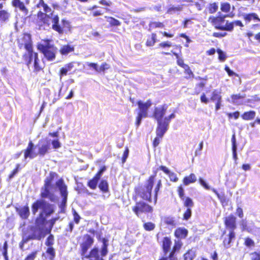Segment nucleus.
Listing matches in <instances>:
<instances>
[{
	"label": "nucleus",
	"mask_w": 260,
	"mask_h": 260,
	"mask_svg": "<svg viewBox=\"0 0 260 260\" xmlns=\"http://www.w3.org/2000/svg\"><path fill=\"white\" fill-rule=\"evenodd\" d=\"M83 241L80 243V254L82 260H104V257L108 253V240L102 239L103 245L101 250L98 247H92L88 252V249L94 243V239L88 234L83 237Z\"/></svg>",
	"instance_id": "nucleus-1"
},
{
	"label": "nucleus",
	"mask_w": 260,
	"mask_h": 260,
	"mask_svg": "<svg viewBox=\"0 0 260 260\" xmlns=\"http://www.w3.org/2000/svg\"><path fill=\"white\" fill-rule=\"evenodd\" d=\"M227 17H232V16L223 14L212 15L209 17L208 21L215 29L221 31H232L234 26H239L241 28L244 27V25L241 20H236L230 22L225 19Z\"/></svg>",
	"instance_id": "nucleus-2"
},
{
	"label": "nucleus",
	"mask_w": 260,
	"mask_h": 260,
	"mask_svg": "<svg viewBox=\"0 0 260 260\" xmlns=\"http://www.w3.org/2000/svg\"><path fill=\"white\" fill-rule=\"evenodd\" d=\"M156 173L149 177L146 181L145 185L139 184L134 187V192L133 194V201L139 200V198L147 203L151 202V192L154 185L155 177Z\"/></svg>",
	"instance_id": "nucleus-3"
},
{
	"label": "nucleus",
	"mask_w": 260,
	"mask_h": 260,
	"mask_svg": "<svg viewBox=\"0 0 260 260\" xmlns=\"http://www.w3.org/2000/svg\"><path fill=\"white\" fill-rule=\"evenodd\" d=\"M57 176V174L55 172H50L49 176L45 178L44 185L41 188V198L48 199L51 202H55L57 200V197L50 190L53 186L52 183Z\"/></svg>",
	"instance_id": "nucleus-4"
},
{
	"label": "nucleus",
	"mask_w": 260,
	"mask_h": 260,
	"mask_svg": "<svg viewBox=\"0 0 260 260\" xmlns=\"http://www.w3.org/2000/svg\"><path fill=\"white\" fill-rule=\"evenodd\" d=\"M172 242L169 237L164 238V260H178L175 253L178 252L182 246L180 240H175L172 249L170 250Z\"/></svg>",
	"instance_id": "nucleus-5"
},
{
	"label": "nucleus",
	"mask_w": 260,
	"mask_h": 260,
	"mask_svg": "<svg viewBox=\"0 0 260 260\" xmlns=\"http://www.w3.org/2000/svg\"><path fill=\"white\" fill-rule=\"evenodd\" d=\"M42 41L44 44H38L37 49L44 55L46 60L48 61L54 60L57 53V47L54 45L51 44V40L46 39L43 40Z\"/></svg>",
	"instance_id": "nucleus-6"
},
{
	"label": "nucleus",
	"mask_w": 260,
	"mask_h": 260,
	"mask_svg": "<svg viewBox=\"0 0 260 260\" xmlns=\"http://www.w3.org/2000/svg\"><path fill=\"white\" fill-rule=\"evenodd\" d=\"M34 144L31 141L28 142L26 148L24 150V157L25 159L29 158L32 159L38 155L44 156L48 153L50 149V143L46 141L45 143L38 145V153H34Z\"/></svg>",
	"instance_id": "nucleus-7"
},
{
	"label": "nucleus",
	"mask_w": 260,
	"mask_h": 260,
	"mask_svg": "<svg viewBox=\"0 0 260 260\" xmlns=\"http://www.w3.org/2000/svg\"><path fill=\"white\" fill-rule=\"evenodd\" d=\"M135 205L132 207V210L135 214L138 217H142V214H146L147 216L149 214H152L153 209L152 206L144 201H134Z\"/></svg>",
	"instance_id": "nucleus-8"
},
{
	"label": "nucleus",
	"mask_w": 260,
	"mask_h": 260,
	"mask_svg": "<svg viewBox=\"0 0 260 260\" xmlns=\"http://www.w3.org/2000/svg\"><path fill=\"white\" fill-rule=\"evenodd\" d=\"M40 208L46 216H50L54 212L52 205L44 200H37L32 204L31 211L35 214Z\"/></svg>",
	"instance_id": "nucleus-9"
},
{
	"label": "nucleus",
	"mask_w": 260,
	"mask_h": 260,
	"mask_svg": "<svg viewBox=\"0 0 260 260\" xmlns=\"http://www.w3.org/2000/svg\"><path fill=\"white\" fill-rule=\"evenodd\" d=\"M56 185L58 187L60 195L62 199L59 207L60 209V213H64L67 202L68 192L67 190V186L65 184L63 180L61 178L56 182Z\"/></svg>",
	"instance_id": "nucleus-10"
},
{
	"label": "nucleus",
	"mask_w": 260,
	"mask_h": 260,
	"mask_svg": "<svg viewBox=\"0 0 260 260\" xmlns=\"http://www.w3.org/2000/svg\"><path fill=\"white\" fill-rule=\"evenodd\" d=\"M18 47L20 49L24 48L26 50L33 48L31 35L27 33H24L17 40Z\"/></svg>",
	"instance_id": "nucleus-11"
},
{
	"label": "nucleus",
	"mask_w": 260,
	"mask_h": 260,
	"mask_svg": "<svg viewBox=\"0 0 260 260\" xmlns=\"http://www.w3.org/2000/svg\"><path fill=\"white\" fill-rule=\"evenodd\" d=\"M223 223L225 228L229 231H235L237 228V218L233 214L224 217L223 218Z\"/></svg>",
	"instance_id": "nucleus-12"
},
{
	"label": "nucleus",
	"mask_w": 260,
	"mask_h": 260,
	"mask_svg": "<svg viewBox=\"0 0 260 260\" xmlns=\"http://www.w3.org/2000/svg\"><path fill=\"white\" fill-rule=\"evenodd\" d=\"M137 104L139 109L138 114L147 117L148 116V109L152 105L151 101L148 100L145 103H143L141 101H138Z\"/></svg>",
	"instance_id": "nucleus-13"
},
{
	"label": "nucleus",
	"mask_w": 260,
	"mask_h": 260,
	"mask_svg": "<svg viewBox=\"0 0 260 260\" xmlns=\"http://www.w3.org/2000/svg\"><path fill=\"white\" fill-rule=\"evenodd\" d=\"M236 238V234L235 231H229V233L223 238L222 245L224 248L228 249L231 247L232 243L234 242Z\"/></svg>",
	"instance_id": "nucleus-14"
},
{
	"label": "nucleus",
	"mask_w": 260,
	"mask_h": 260,
	"mask_svg": "<svg viewBox=\"0 0 260 260\" xmlns=\"http://www.w3.org/2000/svg\"><path fill=\"white\" fill-rule=\"evenodd\" d=\"M26 51H27V53H25L23 54L22 58L25 63L27 66H29L31 62L35 59L36 55L38 56V54L33 51V48Z\"/></svg>",
	"instance_id": "nucleus-15"
},
{
	"label": "nucleus",
	"mask_w": 260,
	"mask_h": 260,
	"mask_svg": "<svg viewBox=\"0 0 260 260\" xmlns=\"http://www.w3.org/2000/svg\"><path fill=\"white\" fill-rule=\"evenodd\" d=\"M15 210L17 214L23 219H27L30 215L29 209L27 205L23 207H16Z\"/></svg>",
	"instance_id": "nucleus-16"
},
{
	"label": "nucleus",
	"mask_w": 260,
	"mask_h": 260,
	"mask_svg": "<svg viewBox=\"0 0 260 260\" xmlns=\"http://www.w3.org/2000/svg\"><path fill=\"white\" fill-rule=\"evenodd\" d=\"M152 117L155 118L158 123L157 127H162V107H155L152 114Z\"/></svg>",
	"instance_id": "nucleus-17"
},
{
	"label": "nucleus",
	"mask_w": 260,
	"mask_h": 260,
	"mask_svg": "<svg viewBox=\"0 0 260 260\" xmlns=\"http://www.w3.org/2000/svg\"><path fill=\"white\" fill-rule=\"evenodd\" d=\"M196 79L201 80L200 83L196 84L194 88V94L198 95L201 92V91L206 86L207 78L206 77L202 78L200 77H198L196 78Z\"/></svg>",
	"instance_id": "nucleus-18"
},
{
	"label": "nucleus",
	"mask_w": 260,
	"mask_h": 260,
	"mask_svg": "<svg viewBox=\"0 0 260 260\" xmlns=\"http://www.w3.org/2000/svg\"><path fill=\"white\" fill-rule=\"evenodd\" d=\"M12 6L18 8L20 11L22 12L25 15H27L28 13V10L25 6L24 3L21 0H12L11 2Z\"/></svg>",
	"instance_id": "nucleus-19"
},
{
	"label": "nucleus",
	"mask_w": 260,
	"mask_h": 260,
	"mask_svg": "<svg viewBox=\"0 0 260 260\" xmlns=\"http://www.w3.org/2000/svg\"><path fill=\"white\" fill-rule=\"evenodd\" d=\"M44 238V234H42L40 231L39 230L38 234L36 235L35 234H32L31 235H28L25 238H23L21 241H23V243H26L30 240H41Z\"/></svg>",
	"instance_id": "nucleus-20"
},
{
	"label": "nucleus",
	"mask_w": 260,
	"mask_h": 260,
	"mask_svg": "<svg viewBox=\"0 0 260 260\" xmlns=\"http://www.w3.org/2000/svg\"><path fill=\"white\" fill-rule=\"evenodd\" d=\"M197 180L196 175L193 173L190 174L188 176H185L182 179L183 185L187 186L190 184L194 183Z\"/></svg>",
	"instance_id": "nucleus-21"
},
{
	"label": "nucleus",
	"mask_w": 260,
	"mask_h": 260,
	"mask_svg": "<svg viewBox=\"0 0 260 260\" xmlns=\"http://www.w3.org/2000/svg\"><path fill=\"white\" fill-rule=\"evenodd\" d=\"M58 219H59V217H54V218H52V219H51L49 220L50 226H49V228H47L45 230H44L43 229H39V230L40 231V232H41V233L42 234H44V238L45 237V236H46L47 234L51 233V230H52L53 226L54 225L56 221Z\"/></svg>",
	"instance_id": "nucleus-22"
},
{
	"label": "nucleus",
	"mask_w": 260,
	"mask_h": 260,
	"mask_svg": "<svg viewBox=\"0 0 260 260\" xmlns=\"http://www.w3.org/2000/svg\"><path fill=\"white\" fill-rule=\"evenodd\" d=\"M188 234V231L185 228H178L174 232L175 236L179 239L185 238Z\"/></svg>",
	"instance_id": "nucleus-23"
},
{
	"label": "nucleus",
	"mask_w": 260,
	"mask_h": 260,
	"mask_svg": "<svg viewBox=\"0 0 260 260\" xmlns=\"http://www.w3.org/2000/svg\"><path fill=\"white\" fill-rule=\"evenodd\" d=\"M11 17L10 13L6 10H0V24L7 23Z\"/></svg>",
	"instance_id": "nucleus-24"
},
{
	"label": "nucleus",
	"mask_w": 260,
	"mask_h": 260,
	"mask_svg": "<svg viewBox=\"0 0 260 260\" xmlns=\"http://www.w3.org/2000/svg\"><path fill=\"white\" fill-rule=\"evenodd\" d=\"M156 136L153 141V146L154 147H157L159 144L162 137V127H157Z\"/></svg>",
	"instance_id": "nucleus-25"
},
{
	"label": "nucleus",
	"mask_w": 260,
	"mask_h": 260,
	"mask_svg": "<svg viewBox=\"0 0 260 260\" xmlns=\"http://www.w3.org/2000/svg\"><path fill=\"white\" fill-rule=\"evenodd\" d=\"M240 225L242 231H247L250 234L255 235L253 229L248 226L247 222L246 219H242L240 221Z\"/></svg>",
	"instance_id": "nucleus-26"
},
{
	"label": "nucleus",
	"mask_w": 260,
	"mask_h": 260,
	"mask_svg": "<svg viewBox=\"0 0 260 260\" xmlns=\"http://www.w3.org/2000/svg\"><path fill=\"white\" fill-rule=\"evenodd\" d=\"M232 149L233 152V157L235 161L238 159V156L237 154V144L235 134H234L232 135Z\"/></svg>",
	"instance_id": "nucleus-27"
},
{
	"label": "nucleus",
	"mask_w": 260,
	"mask_h": 260,
	"mask_svg": "<svg viewBox=\"0 0 260 260\" xmlns=\"http://www.w3.org/2000/svg\"><path fill=\"white\" fill-rule=\"evenodd\" d=\"M255 115L256 113L254 111L250 110L244 112L241 115V117L244 120H250L254 118Z\"/></svg>",
	"instance_id": "nucleus-28"
},
{
	"label": "nucleus",
	"mask_w": 260,
	"mask_h": 260,
	"mask_svg": "<svg viewBox=\"0 0 260 260\" xmlns=\"http://www.w3.org/2000/svg\"><path fill=\"white\" fill-rule=\"evenodd\" d=\"M74 51V47L69 44L62 46L59 50V52L62 55H67L70 52Z\"/></svg>",
	"instance_id": "nucleus-29"
},
{
	"label": "nucleus",
	"mask_w": 260,
	"mask_h": 260,
	"mask_svg": "<svg viewBox=\"0 0 260 260\" xmlns=\"http://www.w3.org/2000/svg\"><path fill=\"white\" fill-rule=\"evenodd\" d=\"M100 179L99 178L94 175L87 182V185L90 189L94 190L96 189Z\"/></svg>",
	"instance_id": "nucleus-30"
},
{
	"label": "nucleus",
	"mask_w": 260,
	"mask_h": 260,
	"mask_svg": "<svg viewBox=\"0 0 260 260\" xmlns=\"http://www.w3.org/2000/svg\"><path fill=\"white\" fill-rule=\"evenodd\" d=\"M243 19L247 23L250 22L252 19L256 20L260 22V19L257 15L254 13H251L243 15Z\"/></svg>",
	"instance_id": "nucleus-31"
},
{
	"label": "nucleus",
	"mask_w": 260,
	"mask_h": 260,
	"mask_svg": "<svg viewBox=\"0 0 260 260\" xmlns=\"http://www.w3.org/2000/svg\"><path fill=\"white\" fill-rule=\"evenodd\" d=\"M46 258L49 260H54L56 256L55 249L53 247H47L46 250Z\"/></svg>",
	"instance_id": "nucleus-32"
},
{
	"label": "nucleus",
	"mask_w": 260,
	"mask_h": 260,
	"mask_svg": "<svg viewBox=\"0 0 260 260\" xmlns=\"http://www.w3.org/2000/svg\"><path fill=\"white\" fill-rule=\"evenodd\" d=\"M99 188L102 192H108L109 191V185L107 181L105 179L101 180L99 184Z\"/></svg>",
	"instance_id": "nucleus-33"
},
{
	"label": "nucleus",
	"mask_w": 260,
	"mask_h": 260,
	"mask_svg": "<svg viewBox=\"0 0 260 260\" xmlns=\"http://www.w3.org/2000/svg\"><path fill=\"white\" fill-rule=\"evenodd\" d=\"M111 27L118 26L121 25V22L115 18L111 16H105Z\"/></svg>",
	"instance_id": "nucleus-34"
},
{
	"label": "nucleus",
	"mask_w": 260,
	"mask_h": 260,
	"mask_svg": "<svg viewBox=\"0 0 260 260\" xmlns=\"http://www.w3.org/2000/svg\"><path fill=\"white\" fill-rule=\"evenodd\" d=\"M207 9L209 13L214 14L218 9V3L216 2L209 3L208 5Z\"/></svg>",
	"instance_id": "nucleus-35"
},
{
	"label": "nucleus",
	"mask_w": 260,
	"mask_h": 260,
	"mask_svg": "<svg viewBox=\"0 0 260 260\" xmlns=\"http://www.w3.org/2000/svg\"><path fill=\"white\" fill-rule=\"evenodd\" d=\"M195 256V251L192 249H188L183 255V260H193Z\"/></svg>",
	"instance_id": "nucleus-36"
},
{
	"label": "nucleus",
	"mask_w": 260,
	"mask_h": 260,
	"mask_svg": "<svg viewBox=\"0 0 260 260\" xmlns=\"http://www.w3.org/2000/svg\"><path fill=\"white\" fill-rule=\"evenodd\" d=\"M34 72L35 73H38L43 70V68H42L40 64V60L39 59L38 55H36L35 58L34 60Z\"/></svg>",
	"instance_id": "nucleus-37"
},
{
	"label": "nucleus",
	"mask_w": 260,
	"mask_h": 260,
	"mask_svg": "<svg viewBox=\"0 0 260 260\" xmlns=\"http://www.w3.org/2000/svg\"><path fill=\"white\" fill-rule=\"evenodd\" d=\"M164 172L168 175L170 181L173 182H176L178 180V178L174 172H170L166 167L164 166Z\"/></svg>",
	"instance_id": "nucleus-38"
},
{
	"label": "nucleus",
	"mask_w": 260,
	"mask_h": 260,
	"mask_svg": "<svg viewBox=\"0 0 260 260\" xmlns=\"http://www.w3.org/2000/svg\"><path fill=\"white\" fill-rule=\"evenodd\" d=\"M142 221L144 222L143 227L146 231H151L154 229L155 225L151 222H145V220L142 218Z\"/></svg>",
	"instance_id": "nucleus-39"
},
{
	"label": "nucleus",
	"mask_w": 260,
	"mask_h": 260,
	"mask_svg": "<svg viewBox=\"0 0 260 260\" xmlns=\"http://www.w3.org/2000/svg\"><path fill=\"white\" fill-rule=\"evenodd\" d=\"M222 97L220 95V92H218L217 90L215 89L214 90L211 94V97H210V100L211 101H221Z\"/></svg>",
	"instance_id": "nucleus-40"
},
{
	"label": "nucleus",
	"mask_w": 260,
	"mask_h": 260,
	"mask_svg": "<svg viewBox=\"0 0 260 260\" xmlns=\"http://www.w3.org/2000/svg\"><path fill=\"white\" fill-rule=\"evenodd\" d=\"M21 165L20 164H17L15 168L11 172L8 176V179L11 180L21 170Z\"/></svg>",
	"instance_id": "nucleus-41"
},
{
	"label": "nucleus",
	"mask_w": 260,
	"mask_h": 260,
	"mask_svg": "<svg viewBox=\"0 0 260 260\" xmlns=\"http://www.w3.org/2000/svg\"><path fill=\"white\" fill-rule=\"evenodd\" d=\"M176 56L177 58V64L180 67L184 69V71H185L190 68L188 64L184 63L183 59L179 57V56L177 54H176Z\"/></svg>",
	"instance_id": "nucleus-42"
},
{
	"label": "nucleus",
	"mask_w": 260,
	"mask_h": 260,
	"mask_svg": "<svg viewBox=\"0 0 260 260\" xmlns=\"http://www.w3.org/2000/svg\"><path fill=\"white\" fill-rule=\"evenodd\" d=\"M175 116V114L174 113H172L168 116V117H166L164 119V134L168 129V126L170 122V119L172 118H174Z\"/></svg>",
	"instance_id": "nucleus-43"
},
{
	"label": "nucleus",
	"mask_w": 260,
	"mask_h": 260,
	"mask_svg": "<svg viewBox=\"0 0 260 260\" xmlns=\"http://www.w3.org/2000/svg\"><path fill=\"white\" fill-rule=\"evenodd\" d=\"M183 201V205L187 207V208H190L194 205L192 200L189 197L184 198V200H182Z\"/></svg>",
	"instance_id": "nucleus-44"
},
{
	"label": "nucleus",
	"mask_w": 260,
	"mask_h": 260,
	"mask_svg": "<svg viewBox=\"0 0 260 260\" xmlns=\"http://www.w3.org/2000/svg\"><path fill=\"white\" fill-rule=\"evenodd\" d=\"M155 38L156 35L154 34H152L150 36H149L146 42V45L147 46H151L153 45L156 41Z\"/></svg>",
	"instance_id": "nucleus-45"
},
{
	"label": "nucleus",
	"mask_w": 260,
	"mask_h": 260,
	"mask_svg": "<svg viewBox=\"0 0 260 260\" xmlns=\"http://www.w3.org/2000/svg\"><path fill=\"white\" fill-rule=\"evenodd\" d=\"M49 235L45 241V245L48 247H53V245L54 243V237L52 234H49Z\"/></svg>",
	"instance_id": "nucleus-46"
},
{
	"label": "nucleus",
	"mask_w": 260,
	"mask_h": 260,
	"mask_svg": "<svg viewBox=\"0 0 260 260\" xmlns=\"http://www.w3.org/2000/svg\"><path fill=\"white\" fill-rule=\"evenodd\" d=\"M220 10L224 13H229L231 10V5L229 3H223L221 4Z\"/></svg>",
	"instance_id": "nucleus-47"
},
{
	"label": "nucleus",
	"mask_w": 260,
	"mask_h": 260,
	"mask_svg": "<svg viewBox=\"0 0 260 260\" xmlns=\"http://www.w3.org/2000/svg\"><path fill=\"white\" fill-rule=\"evenodd\" d=\"M212 191L216 195L221 203H223L226 202V198L224 193L220 194L215 189L213 188Z\"/></svg>",
	"instance_id": "nucleus-48"
},
{
	"label": "nucleus",
	"mask_w": 260,
	"mask_h": 260,
	"mask_svg": "<svg viewBox=\"0 0 260 260\" xmlns=\"http://www.w3.org/2000/svg\"><path fill=\"white\" fill-rule=\"evenodd\" d=\"M249 255L250 260H260V251H253Z\"/></svg>",
	"instance_id": "nucleus-49"
},
{
	"label": "nucleus",
	"mask_w": 260,
	"mask_h": 260,
	"mask_svg": "<svg viewBox=\"0 0 260 260\" xmlns=\"http://www.w3.org/2000/svg\"><path fill=\"white\" fill-rule=\"evenodd\" d=\"M165 222L172 227H174L176 225L175 220L173 217H166L165 219Z\"/></svg>",
	"instance_id": "nucleus-50"
},
{
	"label": "nucleus",
	"mask_w": 260,
	"mask_h": 260,
	"mask_svg": "<svg viewBox=\"0 0 260 260\" xmlns=\"http://www.w3.org/2000/svg\"><path fill=\"white\" fill-rule=\"evenodd\" d=\"M216 51L218 54L219 60L222 62L224 61L226 58V56L225 53L220 49H217Z\"/></svg>",
	"instance_id": "nucleus-51"
},
{
	"label": "nucleus",
	"mask_w": 260,
	"mask_h": 260,
	"mask_svg": "<svg viewBox=\"0 0 260 260\" xmlns=\"http://www.w3.org/2000/svg\"><path fill=\"white\" fill-rule=\"evenodd\" d=\"M244 244L246 246L249 247H253L255 245L254 241L249 237H246L244 239Z\"/></svg>",
	"instance_id": "nucleus-52"
},
{
	"label": "nucleus",
	"mask_w": 260,
	"mask_h": 260,
	"mask_svg": "<svg viewBox=\"0 0 260 260\" xmlns=\"http://www.w3.org/2000/svg\"><path fill=\"white\" fill-rule=\"evenodd\" d=\"M245 94H234L231 95V98L233 102H236L239 100L243 99L245 98Z\"/></svg>",
	"instance_id": "nucleus-53"
},
{
	"label": "nucleus",
	"mask_w": 260,
	"mask_h": 260,
	"mask_svg": "<svg viewBox=\"0 0 260 260\" xmlns=\"http://www.w3.org/2000/svg\"><path fill=\"white\" fill-rule=\"evenodd\" d=\"M72 213L73 215L74 222L76 224H78L80 222L81 217L74 209H72Z\"/></svg>",
	"instance_id": "nucleus-54"
},
{
	"label": "nucleus",
	"mask_w": 260,
	"mask_h": 260,
	"mask_svg": "<svg viewBox=\"0 0 260 260\" xmlns=\"http://www.w3.org/2000/svg\"><path fill=\"white\" fill-rule=\"evenodd\" d=\"M110 68V66L106 62H103L100 68H98V73L104 72L105 70Z\"/></svg>",
	"instance_id": "nucleus-55"
},
{
	"label": "nucleus",
	"mask_w": 260,
	"mask_h": 260,
	"mask_svg": "<svg viewBox=\"0 0 260 260\" xmlns=\"http://www.w3.org/2000/svg\"><path fill=\"white\" fill-rule=\"evenodd\" d=\"M177 192L179 196V197L181 200H184V189L182 186V185H179L177 187Z\"/></svg>",
	"instance_id": "nucleus-56"
},
{
	"label": "nucleus",
	"mask_w": 260,
	"mask_h": 260,
	"mask_svg": "<svg viewBox=\"0 0 260 260\" xmlns=\"http://www.w3.org/2000/svg\"><path fill=\"white\" fill-rule=\"evenodd\" d=\"M192 212L190 208H188L185 210L183 215V219L184 220L189 219L191 216Z\"/></svg>",
	"instance_id": "nucleus-57"
},
{
	"label": "nucleus",
	"mask_w": 260,
	"mask_h": 260,
	"mask_svg": "<svg viewBox=\"0 0 260 260\" xmlns=\"http://www.w3.org/2000/svg\"><path fill=\"white\" fill-rule=\"evenodd\" d=\"M129 154V149L128 147H125L122 156L121 157V161L122 164H124L127 158L128 157Z\"/></svg>",
	"instance_id": "nucleus-58"
},
{
	"label": "nucleus",
	"mask_w": 260,
	"mask_h": 260,
	"mask_svg": "<svg viewBox=\"0 0 260 260\" xmlns=\"http://www.w3.org/2000/svg\"><path fill=\"white\" fill-rule=\"evenodd\" d=\"M38 253V251L35 250L28 254L24 260H35Z\"/></svg>",
	"instance_id": "nucleus-59"
},
{
	"label": "nucleus",
	"mask_w": 260,
	"mask_h": 260,
	"mask_svg": "<svg viewBox=\"0 0 260 260\" xmlns=\"http://www.w3.org/2000/svg\"><path fill=\"white\" fill-rule=\"evenodd\" d=\"M52 27L53 30L58 32L59 34H62L63 32V28L59 25V24L55 25L52 24Z\"/></svg>",
	"instance_id": "nucleus-60"
},
{
	"label": "nucleus",
	"mask_w": 260,
	"mask_h": 260,
	"mask_svg": "<svg viewBox=\"0 0 260 260\" xmlns=\"http://www.w3.org/2000/svg\"><path fill=\"white\" fill-rule=\"evenodd\" d=\"M107 170V167L105 166H103L99 169V170L97 172V173L94 175L97 177L101 179V176L103 173Z\"/></svg>",
	"instance_id": "nucleus-61"
},
{
	"label": "nucleus",
	"mask_w": 260,
	"mask_h": 260,
	"mask_svg": "<svg viewBox=\"0 0 260 260\" xmlns=\"http://www.w3.org/2000/svg\"><path fill=\"white\" fill-rule=\"evenodd\" d=\"M182 10V7L178 6V7H172L168 9V13L171 14L172 12L180 11Z\"/></svg>",
	"instance_id": "nucleus-62"
},
{
	"label": "nucleus",
	"mask_w": 260,
	"mask_h": 260,
	"mask_svg": "<svg viewBox=\"0 0 260 260\" xmlns=\"http://www.w3.org/2000/svg\"><path fill=\"white\" fill-rule=\"evenodd\" d=\"M184 72L185 74L187 75V76L186 77V78L190 79L194 78V75L190 68L187 70L184 71Z\"/></svg>",
	"instance_id": "nucleus-63"
},
{
	"label": "nucleus",
	"mask_w": 260,
	"mask_h": 260,
	"mask_svg": "<svg viewBox=\"0 0 260 260\" xmlns=\"http://www.w3.org/2000/svg\"><path fill=\"white\" fill-rule=\"evenodd\" d=\"M227 33L225 32H214L212 34V36L215 38H221L225 37Z\"/></svg>",
	"instance_id": "nucleus-64"
}]
</instances>
